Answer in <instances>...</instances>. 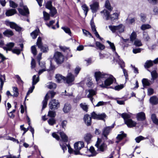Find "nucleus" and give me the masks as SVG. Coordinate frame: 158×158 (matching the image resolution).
<instances>
[{
	"label": "nucleus",
	"mask_w": 158,
	"mask_h": 158,
	"mask_svg": "<svg viewBox=\"0 0 158 158\" xmlns=\"http://www.w3.org/2000/svg\"><path fill=\"white\" fill-rule=\"evenodd\" d=\"M94 76L98 84L102 82L103 79L104 80V84L103 83L100 85V86L102 88H106L112 84L114 81H116L115 78L111 75L109 74L100 72H96L94 73Z\"/></svg>",
	"instance_id": "1"
},
{
	"label": "nucleus",
	"mask_w": 158,
	"mask_h": 158,
	"mask_svg": "<svg viewBox=\"0 0 158 158\" xmlns=\"http://www.w3.org/2000/svg\"><path fill=\"white\" fill-rule=\"evenodd\" d=\"M131 113L127 114L123 113L122 114L121 116L123 118L124 123L129 127H135L136 125V123L130 119L131 117Z\"/></svg>",
	"instance_id": "2"
},
{
	"label": "nucleus",
	"mask_w": 158,
	"mask_h": 158,
	"mask_svg": "<svg viewBox=\"0 0 158 158\" xmlns=\"http://www.w3.org/2000/svg\"><path fill=\"white\" fill-rule=\"evenodd\" d=\"M107 42L109 44L110 48L113 52H114L115 57H114V60H115L118 64L120 65L121 67L123 68L124 66V62L120 59L119 56L115 52V47L114 44L110 41L107 40Z\"/></svg>",
	"instance_id": "3"
},
{
	"label": "nucleus",
	"mask_w": 158,
	"mask_h": 158,
	"mask_svg": "<svg viewBox=\"0 0 158 158\" xmlns=\"http://www.w3.org/2000/svg\"><path fill=\"white\" fill-rule=\"evenodd\" d=\"M102 140L98 138L95 146L97 148L98 151L103 152L106 149L107 145L104 143H102Z\"/></svg>",
	"instance_id": "4"
},
{
	"label": "nucleus",
	"mask_w": 158,
	"mask_h": 158,
	"mask_svg": "<svg viewBox=\"0 0 158 158\" xmlns=\"http://www.w3.org/2000/svg\"><path fill=\"white\" fill-rule=\"evenodd\" d=\"M53 59L58 64H61L64 61V57L61 53L56 52L55 53Z\"/></svg>",
	"instance_id": "5"
},
{
	"label": "nucleus",
	"mask_w": 158,
	"mask_h": 158,
	"mask_svg": "<svg viewBox=\"0 0 158 158\" xmlns=\"http://www.w3.org/2000/svg\"><path fill=\"white\" fill-rule=\"evenodd\" d=\"M55 94V93L52 91H49L45 97L44 99L42 102V110L44 109L46 107L47 103V102L50 96L52 98L54 97Z\"/></svg>",
	"instance_id": "6"
},
{
	"label": "nucleus",
	"mask_w": 158,
	"mask_h": 158,
	"mask_svg": "<svg viewBox=\"0 0 158 158\" xmlns=\"http://www.w3.org/2000/svg\"><path fill=\"white\" fill-rule=\"evenodd\" d=\"M36 44L38 47L40 49L41 51L43 52H48V47L46 45H42V39L39 37L37 39L36 42Z\"/></svg>",
	"instance_id": "7"
},
{
	"label": "nucleus",
	"mask_w": 158,
	"mask_h": 158,
	"mask_svg": "<svg viewBox=\"0 0 158 158\" xmlns=\"http://www.w3.org/2000/svg\"><path fill=\"white\" fill-rule=\"evenodd\" d=\"M84 146V143L82 142H76L74 144L75 150L74 152L75 154L78 155L80 153V150Z\"/></svg>",
	"instance_id": "8"
},
{
	"label": "nucleus",
	"mask_w": 158,
	"mask_h": 158,
	"mask_svg": "<svg viewBox=\"0 0 158 158\" xmlns=\"http://www.w3.org/2000/svg\"><path fill=\"white\" fill-rule=\"evenodd\" d=\"M49 106L51 110L57 109L59 106V103L58 100L53 99L49 102Z\"/></svg>",
	"instance_id": "9"
},
{
	"label": "nucleus",
	"mask_w": 158,
	"mask_h": 158,
	"mask_svg": "<svg viewBox=\"0 0 158 158\" xmlns=\"http://www.w3.org/2000/svg\"><path fill=\"white\" fill-rule=\"evenodd\" d=\"M114 127V125L113 124L111 126L107 127L104 128L102 131V135L104 136L105 139H107V136Z\"/></svg>",
	"instance_id": "10"
},
{
	"label": "nucleus",
	"mask_w": 158,
	"mask_h": 158,
	"mask_svg": "<svg viewBox=\"0 0 158 158\" xmlns=\"http://www.w3.org/2000/svg\"><path fill=\"white\" fill-rule=\"evenodd\" d=\"M90 9L93 13H96L99 8V3L97 2H94L90 5Z\"/></svg>",
	"instance_id": "11"
},
{
	"label": "nucleus",
	"mask_w": 158,
	"mask_h": 158,
	"mask_svg": "<svg viewBox=\"0 0 158 158\" xmlns=\"http://www.w3.org/2000/svg\"><path fill=\"white\" fill-rule=\"evenodd\" d=\"M60 146L61 147L63 151L64 152L65 151L67 150L66 147H67L68 149L69 152L70 153H72L73 152H74V151H73L72 149L71 148L69 145H67L66 143H63L61 142H60Z\"/></svg>",
	"instance_id": "12"
},
{
	"label": "nucleus",
	"mask_w": 158,
	"mask_h": 158,
	"mask_svg": "<svg viewBox=\"0 0 158 158\" xmlns=\"http://www.w3.org/2000/svg\"><path fill=\"white\" fill-rule=\"evenodd\" d=\"M23 9V10L19 8H18L19 12L23 15H27L29 13L28 8L26 6H24Z\"/></svg>",
	"instance_id": "13"
},
{
	"label": "nucleus",
	"mask_w": 158,
	"mask_h": 158,
	"mask_svg": "<svg viewBox=\"0 0 158 158\" xmlns=\"http://www.w3.org/2000/svg\"><path fill=\"white\" fill-rule=\"evenodd\" d=\"M74 80V75L71 73H69L64 81H65L66 83L69 84L73 81Z\"/></svg>",
	"instance_id": "14"
},
{
	"label": "nucleus",
	"mask_w": 158,
	"mask_h": 158,
	"mask_svg": "<svg viewBox=\"0 0 158 158\" xmlns=\"http://www.w3.org/2000/svg\"><path fill=\"white\" fill-rule=\"evenodd\" d=\"M90 25L91 26V28L92 29V31L94 33V34H95V36L98 38H99L101 40H102V38H101L99 34H98V32H97L96 29L95 28V26L94 24V23L93 21H92V20L90 22Z\"/></svg>",
	"instance_id": "15"
},
{
	"label": "nucleus",
	"mask_w": 158,
	"mask_h": 158,
	"mask_svg": "<svg viewBox=\"0 0 158 158\" xmlns=\"http://www.w3.org/2000/svg\"><path fill=\"white\" fill-rule=\"evenodd\" d=\"M91 117L89 114H86L84 117V120L87 126H89L91 123Z\"/></svg>",
	"instance_id": "16"
},
{
	"label": "nucleus",
	"mask_w": 158,
	"mask_h": 158,
	"mask_svg": "<svg viewBox=\"0 0 158 158\" xmlns=\"http://www.w3.org/2000/svg\"><path fill=\"white\" fill-rule=\"evenodd\" d=\"M8 25L11 28L15 29L16 31H20L22 30V28L15 23L9 22L8 23Z\"/></svg>",
	"instance_id": "17"
},
{
	"label": "nucleus",
	"mask_w": 158,
	"mask_h": 158,
	"mask_svg": "<svg viewBox=\"0 0 158 158\" xmlns=\"http://www.w3.org/2000/svg\"><path fill=\"white\" fill-rule=\"evenodd\" d=\"M103 18L106 20L110 19V12L106 10H104L101 12Z\"/></svg>",
	"instance_id": "18"
},
{
	"label": "nucleus",
	"mask_w": 158,
	"mask_h": 158,
	"mask_svg": "<svg viewBox=\"0 0 158 158\" xmlns=\"http://www.w3.org/2000/svg\"><path fill=\"white\" fill-rule=\"evenodd\" d=\"M89 94L87 95V97L90 98V101L93 103V98L92 97L96 94V90L93 89H89L88 90Z\"/></svg>",
	"instance_id": "19"
},
{
	"label": "nucleus",
	"mask_w": 158,
	"mask_h": 158,
	"mask_svg": "<svg viewBox=\"0 0 158 158\" xmlns=\"http://www.w3.org/2000/svg\"><path fill=\"white\" fill-rule=\"evenodd\" d=\"M3 35L6 37H10L14 35L13 32L10 29H6L3 33Z\"/></svg>",
	"instance_id": "20"
},
{
	"label": "nucleus",
	"mask_w": 158,
	"mask_h": 158,
	"mask_svg": "<svg viewBox=\"0 0 158 158\" xmlns=\"http://www.w3.org/2000/svg\"><path fill=\"white\" fill-rule=\"evenodd\" d=\"M14 46V43H9L6 44V47H3V48L4 50H6V52H7V51L11 50Z\"/></svg>",
	"instance_id": "21"
},
{
	"label": "nucleus",
	"mask_w": 158,
	"mask_h": 158,
	"mask_svg": "<svg viewBox=\"0 0 158 158\" xmlns=\"http://www.w3.org/2000/svg\"><path fill=\"white\" fill-rule=\"evenodd\" d=\"M55 78L56 79V81L58 83L61 82L62 81H64L66 79V77H63L60 74L56 75Z\"/></svg>",
	"instance_id": "22"
},
{
	"label": "nucleus",
	"mask_w": 158,
	"mask_h": 158,
	"mask_svg": "<svg viewBox=\"0 0 158 158\" xmlns=\"http://www.w3.org/2000/svg\"><path fill=\"white\" fill-rule=\"evenodd\" d=\"M150 102L152 105H156L158 104V98L155 96H152L150 98Z\"/></svg>",
	"instance_id": "23"
},
{
	"label": "nucleus",
	"mask_w": 158,
	"mask_h": 158,
	"mask_svg": "<svg viewBox=\"0 0 158 158\" xmlns=\"http://www.w3.org/2000/svg\"><path fill=\"white\" fill-rule=\"evenodd\" d=\"M121 134L118 135L117 137V140L116 141V142L118 143L123 138L126 137V135L123 133V131H121Z\"/></svg>",
	"instance_id": "24"
},
{
	"label": "nucleus",
	"mask_w": 158,
	"mask_h": 158,
	"mask_svg": "<svg viewBox=\"0 0 158 158\" xmlns=\"http://www.w3.org/2000/svg\"><path fill=\"white\" fill-rule=\"evenodd\" d=\"M137 118L138 120H143L145 118V114L143 112H140L137 114Z\"/></svg>",
	"instance_id": "25"
},
{
	"label": "nucleus",
	"mask_w": 158,
	"mask_h": 158,
	"mask_svg": "<svg viewBox=\"0 0 158 158\" xmlns=\"http://www.w3.org/2000/svg\"><path fill=\"white\" fill-rule=\"evenodd\" d=\"M37 81L36 82H35L34 81V79H33V85H32V87L29 89L28 91L27 92L26 96L25 98V100L26 99L27 96L30 94L31 93L33 92V90L35 88V85L37 83Z\"/></svg>",
	"instance_id": "26"
},
{
	"label": "nucleus",
	"mask_w": 158,
	"mask_h": 158,
	"mask_svg": "<svg viewBox=\"0 0 158 158\" xmlns=\"http://www.w3.org/2000/svg\"><path fill=\"white\" fill-rule=\"evenodd\" d=\"M89 152L91 153L90 154L88 155V156L89 157L95 156L98 153L95 150L94 148L93 147H90Z\"/></svg>",
	"instance_id": "27"
},
{
	"label": "nucleus",
	"mask_w": 158,
	"mask_h": 158,
	"mask_svg": "<svg viewBox=\"0 0 158 158\" xmlns=\"http://www.w3.org/2000/svg\"><path fill=\"white\" fill-rule=\"evenodd\" d=\"M71 109L70 105L68 103H66L63 108V110L65 113H67L70 111Z\"/></svg>",
	"instance_id": "28"
},
{
	"label": "nucleus",
	"mask_w": 158,
	"mask_h": 158,
	"mask_svg": "<svg viewBox=\"0 0 158 158\" xmlns=\"http://www.w3.org/2000/svg\"><path fill=\"white\" fill-rule=\"evenodd\" d=\"M16 11L14 9H11L7 10L6 12L7 16H9L12 15L16 13Z\"/></svg>",
	"instance_id": "29"
},
{
	"label": "nucleus",
	"mask_w": 158,
	"mask_h": 158,
	"mask_svg": "<svg viewBox=\"0 0 158 158\" xmlns=\"http://www.w3.org/2000/svg\"><path fill=\"white\" fill-rule=\"evenodd\" d=\"M92 137V135L90 134H87L85 136L84 139L88 144L89 143Z\"/></svg>",
	"instance_id": "30"
},
{
	"label": "nucleus",
	"mask_w": 158,
	"mask_h": 158,
	"mask_svg": "<svg viewBox=\"0 0 158 158\" xmlns=\"http://www.w3.org/2000/svg\"><path fill=\"white\" fill-rule=\"evenodd\" d=\"M116 27L117 32L121 33L123 32L124 31V26L122 24L116 26Z\"/></svg>",
	"instance_id": "31"
},
{
	"label": "nucleus",
	"mask_w": 158,
	"mask_h": 158,
	"mask_svg": "<svg viewBox=\"0 0 158 158\" xmlns=\"http://www.w3.org/2000/svg\"><path fill=\"white\" fill-rule=\"evenodd\" d=\"M5 81V76L4 75L0 76V87L1 90H2L4 82Z\"/></svg>",
	"instance_id": "32"
},
{
	"label": "nucleus",
	"mask_w": 158,
	"mask_h": 158,
	"mask_svg": "<svg viewBox=\"0 0 158 158\" xmlns=\"http://www.w3.org/2000/svg\"><path fill=\"white\" fill-rule=\"evenodd\" d=\"M118 14L117 13H114L113 14L110 15V19L111 21L118 19Z\"/></svg>",
	"instance_id": "33"
},
{
	"label": "nucleus",
	"mask_w": 158,
	"mask_h": 158,
	"mask_svg": "<svg viewBox=\"0 0 158 158\" xmlns=\"http://www.w3.org/2000/svg\"><path fill=\"white\" fill-rule=\"evenodd\" d=\"M59 134L64 142H66L68 141V137L64 133L61 132L59 133Z\"/></svg>",
	"instance_id": "34"
},
{
	"label": "nucleus",
	"mask_w": 158,
	"mask_h": 158,
	"mask_svg": "<svg viewBox=\"0 0 158 158\" xmlns=\"http://www.w3.org/2000/svg\"><path fill=\"white\" fill-rule=\"evenodd\" d=\"M151 75L152 77L151 80L153 81L157 78L158 75L156 71V70L152 71L151 72Z\"/></svg>",
	"instance_id": "35"
},
{
	"label": "nucleus",
	"mask_w": 158,
	"mask_h": 158,
	"mask_svg": "<svg viewBox=\"0 0 158 158\" xmlns=\"http://www.w3.org/2000/svg\"><path fill=\"white\" fill-rule=\"evenodd\" d=\"M50 10V13L51 16L53 17L54 15L57 13V10L55 7H52L51 9H49Z\"/></svg>",
	"instance_id": "36"
},
{
	"label": "nucleus",
	"mask_w": 158,
	"mask_h": 158,
	"mask_svg": "<svg viewBox=\"0 0 158 158\" xmlns=\"http://www.w3.org/2000/svg\"><path fill=\"white\" fill-rule=\"evenodd\" d=\"M39 32L38 29H36L31 34V36L33 39H35L38 35V33Z\"/></svg>",
	"instance_id": "37"
},
{
	"label": "nucleus",
	"mask_w": 158,
	"mask_h": 158,
	"mask_svg": "<svg viewBox=\"0 0 158 158\" xmlns=\"http://www.w3.org/2000/svg\"><path fill=\"white\" fill-rule=\"evenodd\" d=\"M151 28V26L148 24H144L142 25L140 27V29L142 30L149 29Z\"/></svg>",
	"instance_id": "38"
},
{
	"label": "nucleus",
	"mask_w": 158,
	"mask_h": 158,
	"mask_svg": "<svg viewBox=\"0 0 158 158\" xmlns=\"http://www.w3.org/2000/svg\"><path fill=\"white\" fill-rule=\"evenodd\" d=\"M153 64V62L152 61L149 60H147L145 63L144 67L145 68H149Z\"/></svg>",
	"instance_id": "39"
},
{
	"label": "nucleus",
	"mask_w": 158,
	"mask_h": 158,
	"mask_svg": "<svg viewBox=\"0 0 158 158\" xmlns=\"http://www.w3.org/2000/svg\"><path fill=\"white\" fill-rule=\"evenodd\" d=\"M81 7L84 11L85 16H86L89 10L88 7L86 4H84Z\"/></svg>",
	"instance_id": "40"
},
{
	"label": "nucleus",
	"mask_w": 158,
	"mask_h": 158,
	"mask_svg": "<svg viewBox=\"0 0 158 158\" xmlns=\"http://www.w3.org/2000/svg\"><path fill=\"white\" fill-rule=\"evenodd\" d=\"M47 86L48 88L50 89H55L56 87V84L52 82L48 83Z\"/></svg>",
	"instance_id": "41"
},
{
	"label": "nucleus",
	"mask_w": 158,
	"mask_h": 158,
	"mask_svg": "<svg viewBox=\"0 0 158 158\" xmlns=\"http://www.w3.org/2000/svg\"><path fill=\"white\" fill-rule=\"evenodd\" d=\"M43 18L44 20L45 21L48 20L50 19V15L45 11L43 12Z\"/></svg>",
	"instance_id": "42"
},
{
	"label": "nucleus",
	"mask_w": 158,
	"mask_h": 158,
	"mask_svg": "<svg viewBox=\"0 0 158 158\" xmlns=\"http://www.w3.org/2000/svg\"><path fill=\"white\" fill-rule=\"evenodd\" d=\"M81 107L85 111L87 112L88 110V106L85 103H81L80 104Z\"/></svg>",
	"instance_id": "43"
},
{
	"label": "nucleus",
	"mask_w": 158,
	"mask_h": 158,
	"mask_svg": "<svg viewBox=\"0 0 158 158\" xmlns=\"http://www.w3.org/2000/svg\"><path fill=\"white\" fill-rule=\"evenodd\" d=\"M142 84L143 86H149L150 85L149 81L146 78H144L142 80Z\"/></svg>",
	"instance_id": "44"
},
{
	"label": "nucleus",
	"mask_w": 158,
	"mask_h": 158,
	"mask_svg": "<svg viewBox=\"0 0 158 158\" xmlns=\"http://www.w3.org/2000/svg\"><path fill=\"white\" fill-rule=\"evenodd\" d=\"M151 118L153 122L156 124L158 125V118H156V115L154 114H152L151 116Z\"/></svg>",
	"instance_id": "45"
},
{
	"label": "nucleus",
	"mask_w": 158,
	"mask_h": 158,
	"mask_svg": "<svg viewBox=\"0 0 158 158\" xmlns=\"http://www.w3.org/2000/svg\"><path fill=\"white\" fill-rule=\"evenodd\" d=\"M96 45L97 47L101 50H103L105 48V46L100 42H96Z\"/></svg>",
	"instance_id": "46"
},
{
	"label": "nucleus",
	"mask_w": 158,
	"mask_h": 158,
	"mask_svg": "<svg viewBox=\"0 0 158 158\" xmlns=\"http://www.w3.org/2000/svg\"><path fill=\"white\" fill-rule=\"evenodd\" d=\"M61 28L64 31V32L68 34L69 35H71V32L70 29L68 27H62Z\"/></svg>",
	"instance_id": "47"
},
{
	"label": "nucleus",
	"mask_w": 158,
	"mask_h": 158,
	"mask_svg": "<svg viewBox=\"0 0 158 158\" xmlns=\"http://www.w3.org/2000/svg\"><path fill=\"white\" fill-rule=\"evenodd\" d=\"M105 6L106 8L107 9L110 11H111L112 10V8L111 7L110 3L108 0H106V1Z\"/></svg>",
	"instance_id": "48"
},
{
	"label": "nucleus",
	"mask_w": 158,
	"mask_h": 158,
	"mask_svg": "<svg viewBox=\"0 0 158 158\" xmlns=\"http://www.w3.org/2000/svg\"><path fill=\"white\" fill-rule=\"evenodd\" d=\"M109 28L113 32H117L116 26L110 25L109 26Z\"/></svg>",
	"instance_id": "49"
},
{
	"label": "nucleus",
	"mask_w": 158,
	"mask_h": 158,
	"mask_svg": "<svg viewBox=\"0 0 158 158\" xmlns=\"http://www.w3.org/2000/svg\"><path fill=\"white\" fill-rule=\"evenodd\" d=\"M13 91L14 93L13 96L16 97H17L19 95L18 90L17 88L16 87H13Z\"/></svg>",
	"instance_id": "50"
},
{
	"label": "nucleus",
	"mask_w": 158,
	"mask_h": 158,
	"mask_svg": "<svg viewBox=\"0 0 158 158\" xmlns=\"http://www.w3.org/2000/svg\"><path fill=\"white\" fill-rule=\"evenodd\" d=\"M52 2L51 1H48L46 4L45 7L46 8L48 9H51L52 7H54L52 6Z\"/></svg>",
	"instance_id": "51"
},
{
	"label": "nucleus",
	"mask_w": 158,
	"mask_h": 158,
	"mask_svg": "<svg viewBox=\"0 0 158 158\" xmlns=\"http://www.w3.org/2000/svg\"><path fill=\"white\" fill-rule=\"evenodd\" d=\"M136 33L135 32H133L130 37L131 41L133 42L136 39Z\"/></svg>",
	"instance_id": "52"
},
{
	"label": "nucleus",
	"mask_w": 158,
	"mask_h": 158,
	"mask_svg": "<svg viewBox=\"0 0 158 158\" xmlns=\"http://www.w3.org/2000/svg\"><path fill=\"white\" fill-rule=\"evenodd\" d=\"M145 139V138L142 136H139L138 137H136L135 140L136 142L137 143H139L142 140Z\"/></svg>",
	"instance_id": "53"
},
{
	"label": "nucleus",
	"mask_w": 158,
	"mask_h": 158,
	"mask_svg": "<svg viewBox=\"0 0 158 158\" xmlns=\"http://www.w3.org/2000/svg\"><path fill=\"white\" fill-rule=\"evenodd\" d=\"M98 119L103 120L106 117V114L104 113H102L100 114H98Z\"/></svg>",
	"instance_id": "54"
},
{
	"label": "nucleus",
	"mask_w": 158,
	"mask_h": 158,
	"mask_svg": "<svg viewBox=\"0 0 158 158\" xmlns=\"http://www.w3.org/2000/svg\"><path fill=\"white\" fill-rule=\"evenodd\" d=\"M134 44L138 47L142 45V44L141 41L139 40H136L134 42Z\"/></svg>",
	"instance_id": "55"
},
{
	"label": "nucleus",
	"mask_w": 158,
	"mask_h": 158,
	"mask_svg": "<svg viewBox=\"0 0 158 158\" xmlns=\"http://www.w3.org/2000/svg\"><path fill=\"white\" fill-rule=\"evenodd\" d=\"M31 52L34 56L37 54V50L35 46H33L31 47Z\"/></svg>",
	"instance_id": "56"
},
{
	"label": "nucleus",
	"mask_w": 158,
	"mask_h": 158,
	"mask_svg": "<svg viewBox=\"0 0 158 158\" xmlns=\"http://www.w3.org/2000/svg\"><path fill=\"white\" fill-rule=\"evenodd\" d=\"M48 116L51 117H55L56 116L55 112L53 111H49L48 113Z\"/></svg>",
	"instance_id": "57"
},
{
	"label": "nucleus",
	"mask_w": 158,
	"mask_h": 158,
	"mask_svg": "<svg viewBox=\"0 0 158 158\" xmlns=\"http://www.w3.org/2000/svg\"><path fill=\"white\" fill-rule=\"evenodd\" d=\"M124 87V85L123 84H121L115 86L114 88V89L115 90H119L123 89Z\"/></svg>",
	"instance_id": "58"
},
{
	"label": "nucleus",
	"mask_w": 158,
	"mask_h": 158,
	"mask_svg": "<svg viewBox=\"0 0 158 158\" xmlns=\"http://www.w3.org/2000/svg\"><path fill=\"white\" fill-rule=\"evenodd\" d=\"M16 78L17 79V81L18 83L20 85H22L23 84V81L22 80L20 77L18 75L16 76Z\"/></svg>",
	"instance_id": "59"
},
{
	"label": "nucleus",
	"mask_w": 158,
	"mask_h": 158,
	"mask_svg": "<svg viewBox=\"0 0 158 158\" xmlns=\"http://www.w3.org/2000/svg\"><path fill=\"white\" fill-rule=\"evenodd\" d=\"M48 123L50 125H53L55 123V121L54 118H51L48 120Z\"/></svg>",
	"instance_id": "60"
},
{
	"label": "nucleus",
	"mask_w": 158,
	"mask_h": 158,
	"mask_svg": "<svg viewBox=\"0 0 158 158\" xmlns=\"http://www.w3.org/2000/svg\"><path fill=\"white\" fill-rule=\"evenodd\" d=\"M10 6L13 8H16L17 6V5L12 1H10Z\"/></svg>",
	"instance_id": "61"
},
{
	"label": "nucleus",
	"mask_w": 158,
	"mask_h": 158,
	"mask_svg": "<svg viewBox=\"0 0 158 158\" xmlns=\"http://www.w3.org/2000/svg\"><path fill=\"white\" fill-rule=\"evenodd\" d=\"M141 20L143 22H144L145 21V19L146 18V15L145 14L141 13L140 15Z\"/></svg>",
	"instance_id": "62"
},
{
	"label": "nucleus",
	"mask_w": 158,
	"mask_h": 158,
	"mask_svg": "<svg viewBox=\"0 0 158 158\" xmlns=\"http://www.w3.org/2000/svg\"><path fill=\"white\" fill-rule=\"evenodd\" d=\"M20 156V155H18V157H17L15 156H12L11 155H10L9 156H2L1 157H0V158H3L5 157H6V158H19Z\"/></svg>",
	"instance_id": "63"
},
{
	"label": "nucleus",
	"mask_w": 158,
	"mask_h": 158,
	"mask_svg": "<svg viewBox=\"0 0 158 158\" xmlns=\"http://www.w3.org/2000/svg\"><path fill=\"white\" fill-rule=\"evenodd\" d=\"M98 114H96L94 112H93L91 114V118L94 119H98Z\"/></svg>",
	"instance_id": "64"
}]
</instances>
